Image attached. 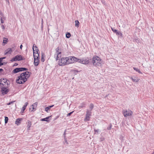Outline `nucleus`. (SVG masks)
I'll list each match as a JSON object with an SVG mask.
<instances>
[{"label":"nucleus","instance_id":"f257e3e1","mask_svg":"<svg viewBox=\"0 0 154 154\" xmlns=\"http://www.w3.org/2000/svg\"><path fill=\"white\" fill-rule=\"evenodd\" d=\"M70 57H62L59 60L58 64L60 66H64L70 64L69 60Z\"/></svg>","mask_w":154,"mask_h":154},{"label":"nucleus","instance_id":"f03ea898","mask_svg":"<svg viewBox=\"0 0 154 154\" xmlns=\"http://www.w3.org/2000/svg\"><path fill=\"white\" fill-rule=\"evenodd\" d=\"M26 72H24L21 74L18 77V79L16 80V82L19 84L24 83L26 81V79L24 77V75Z\"/></svg>","mask_w":154,"mask_h":154},{"label":"nucleus","instance_id":"7ed1b4c3","mask_svg":"<svg viewBox=\"0 0 154 154\" xmlns=\"http://www.w3.org/2000/svg\"><path fill=\"white\" fill-rule=\"evenodd\" d=\"M102 63L101 59L97 56H94L92 58V63L94 66H100Z\"/></svg>","mask_w":154,"mask_h":154},{"label":"nucleus","instance_id":"20e7f679","mask_svg":"<svg viewBox=\"0 0 154 154\" xmlns=\"http://www.w3.org/2000/svg\"><path fill=\"white\" fill-rule=\"evenodd\" d=\"M24 59V58L22 57V56L20 55H17L12 58L11 60V62H13L17 60L20 61Z\"/></svg>","mask_w":154,"mask_h":154},{"label":"nucleus","instance_id":"39448f33","mask_svg":"<svg viewBox=\"0 0 154 154\" xmlns=\"http://www.w3.org/2000/svg\"><path fill=\"white\" fill-rule=\"evenodd\" d=\"M8 86H1V91L2 94L3 95L7 94L9 91V90L7 88Z\"/></svg>","mask_w":154,"mask_h":154},{"label":"nucleus","instance_id":"423d86ee","mask_svg":"<svg viewBox=\"0 0 154 154\" xmlns=\"http://www.w3.org/2000/svg\"><path fill=\"white\" fill-rule=\"evenodd\" d=\"M60 51L61 50H60V49L59 47H58L56 49V53L54 54V57H56V60H58L60 57V56H59V54H61Z\"/></svg>","mask_w":154,"mask_h":154},{"label":"nucleus","instance_id":"0eeeda50","mask_svg":"<svg viewBox=\"0 0 154 154\" xmlns=\"http://www.w3.org/2000/svg\"><path fill=\"white\" fill-rule=\"evenodd\" d=\"M122 112L124 116L125 117L131 116L132 113V112L131 110H123Z\"/></svg>","mask_w":154,"mask_h":154},{"label":"nucleus","instance_id":"6e6552de","mask_svg":"<svg viewBox=\"0 0 154 154\" xmlns=\"http://www.w3.org/2000/svg\"><path fill=\"white\" fill-rule=\"evenodd\" d=\"M12 48V49L11 48H9L7 49L5 51V54H11V53L12 52V50H14L15 49V45H13Z\"/></svg>","mask_w":154,"mask_h":154},{"label":"nucleus","instance_id":"1a4fd4ad","mask_svg":"<svg viewBox=\"0 0 154 154\" xmlns=\"http://www.w3.org/2000/svg\"><path fill=\"white\" fill-rule=\"evenodd\" d=\"M69 57H70L69 58V60H71L69 61L70 63H73L74 62H77L78 58L75 57L69 56Z\"/></svg>","mask_w":154,"mask_h":154},{"label":"nucleus","instance_id":"9d476101","mask_svg":"<svg viewBox=\"0 0 154 154\" xmlns=\"http://www.w3.org/2000/svg\"><path fill=\"white\" fill-rule=\"evenodd\" d=\"M38 51H35V50H33V57L34 59H35V58L36 59H39V55L38 52Z\"/></svg>","mask_w":154,"mask_h":154},{"label":"nucleus","instance_id":"9b49d317","mask_svg":"<svg viewBox=\"0 0 154 154\" xmlns=\"http://www.w3.org/2000/svg\"><path fill=\"white\" fill-rule=\"evenodd\" d=\"M111 29L113 32L114 33H116V35H119L120 36H122V34L120 32H118L117 30L112 28H111Z\"/></svg>","mask_w":154,"mask_h":154},{"label":"nucleus","instance_id":"f8f14e48","mask_svg":"<svg viewBox=\"0 0 154 154\" xmlns=\"http://www.w3.org/2000/svg\"><path fill=\"white\" fill-rule=\"evenodd\" d=\"M132 80L133 82H138L139 80V79H138L137 77H129Z\"/></svg>","mask_w":154,"mask_h":154},{"label":"nucleus","instance_id":"ddd939ff","mask_svg":"<svg viewBox=\"0 0 154 154\" xmlns=\"http://www.w3.org/2000/svg\"><path fill=\"white\" fill-rule=\"evenodd\" d=\"M34 65L35 66H37L39 63V59H36L35 58L34 59Z\"/></svg>","mask_w":154,"mask_h":154},{"label":"nucleus","instance_id":"4468645a","mask_svg":"<svg viewBox=\"0 0 154 154\" xmlns=\"http://www.w3.org/2000/svg\"><path fill=\"white\" fill-rule=\"evenodd\" d=\"M22 120V118H19L17 119L15 121V123L17 125H19L20 123V121Z\"/></svg>","mask_w":154,"mask_h":154},{"label":"nucleus","instance_id":"2eb2a0df","mask_svg":"<svg viewBox=\"0 0 154 154\" xmlns=\"http://www.w3.org/2000/svg\"><path fill=\"white\" fill-rule=\"evenodd\" d=\"M2 82L5 83V84H7V85L8 86L9 84H10V82L8 81L6 78L3 79L2 80Z\"/></svg>","mask_w":154,"mask_h":154},{"label":"nucleus","instance_id":"dca6fc26","mask_svg":"<svg viewBox=\"0 0 154 154\" xmlns=\"http://www.w3.org/2000/svg\"><path fill=\"white\" fill-rule=\"evenodd\" d=\"M51 116H48L46 117L45 118L42 119H41L40 120L42 121H46L48 122L49 121V120L48 119L50 117H51Z\"/></svg>","mask_w":154,"mask_h":154},{"label":"nucleus","instance_id":"f3484780","mask_svg":"<svg viewBox=\"0 0 154 154\" xmlns=\"http://www.w3.org/2000/svg\"><path fill=\"white\" fill-rule=\"evenodd\" d=\"M25 72H26V73L24 75V77H26V79L27 80V79L30 77V75L29 74V73H31V72H28V71H26Z\"/></svg>","mask_w":154,"mask_h":154},{"label":"nucleus","instance_id":"a211bd4d","mask_svg":"<svg viewBox=\"0 0 154 154\" xmlns=\"http://www.w3.org/2000/svg\"><path fill=\"white\" fill-rule=\"evenodd\" d=\"M54 106V105L51 106H49L45 108V110L47 112H48L49 109L51 107H53Z\"/></svg>","mask_w":154,"mask_h":154},{"label":"nucleus","instance_id":"6ab92c4d","mask_svg":"<svg viewBox=\"0 0 154 154\" xmlns=\"http://www.w3.org/2000/svg\"><path fill=\"white\" fill-rule=\"evenodd\" d=\"M20 72V71L19 68H16L13 71V72L14 73H16Z\"/></svg>","mask_w":154,"mask_h":154},{"label":"nucleus","instance_id":"aec40b11","mask_svg":"<svg viewBox=\"0 0 154 154\" xmlns=\"http://www.w3.org/2000/svg\"><path fill=\"white\" fill-rule=\"evenodd\" d=\"M45 54L43 53H42V57L41 59V61L42 62H44L45 61Z\"/></svg>","mask_w":154,"mask_h":154},{"label":"nucleus","instance_id":"412c9836","mask_svg":"<svg viewBox=\"0 0 154 154\" xmlns=\"http://www.w3.org/2000/svg\"><path fill=\"white\" fill-rule=\"evenodd\" d=\"M32 50L33 51V50H35V51H38V49L37 47L35 45V44H34L33 45Z\"/></svg>","mask_w":154,"mask_h":154},{"label":"nucleus","instance_id":"4be33fe9","mask_svg":"<svg viewBox=\"0 0 154 154\" xmlns=\"http://www.w3.org/2000/svg\"><path fill=\"white\" fill-rule=\"evenodd\" d=\"M89 62V59L88 58L86 59L85 60H84V62H83V64H88Z\"/></svg>","mask_w":154,"mask_h":154},{"label":"nucleus","instance_id":"5701e85b","mask_svg":"<svg viewBox=\"0 0 154 154\" xmlns=\"http://www.w3.org/2000/svg\"><path fill=\"white\" fill-rule=\"evenodd\" d=\"M28 104L27 102H26L25 103V105L23 106L22 107V111H23L22 112H23V111L25 110L26 109V107L27 106V105Z\"/></svg>","mask_w":154,"mask_h":154},{"label":"nucleus","instance_id":"b1692460","mask_svg":"<svg viewBox=\"0 0 154 154\" xmlns=\"http://www.w3.org/2000/svg\"><path fill=\"white\" fill-rule=\"evenodd\" d=\"M91 111H89V110L87 109L86 111V115L91 116Z\"/></svg>","mask_w":154,"mask_h":154},{"label":"nucleus","instance_id":"393cba45","mask_svg":"<svg viewBox=\"0 0 154 154\" xmlns=\"http://www.w3.org/2000/svg\"><path fill=\"white\" fill-rule=\"evenodd\" d=\"M75 26L77 27H79V21H78V20H76L75 21Z\"/></svg>","mask_w":154,"mask_h":154},{"label":"nucleus","instance_id":"a878e982","mask_svg":"<svg viewBox=\"0 0 154 154\" xmlns=\"http://www.w3.org/2000/svg\"><path fill=\"white\" fill-rule=\"evenodd\" d=\"M19 68L20 72L24 71H27L28 70L27 68L25 67H21Z\"/></svg>","mask_w":154,"mask_h":154},{"label":"nucleus","instance_id":"bb28decb","mask_svg":"<svg viewBox=\"0 0 154 154\" xmlns=\"http://www.w3.org/2000/svg\"><path fill=\"white\" fill-rule=\"evenodd\" d=\"M133 69L136 71L138 72L139 73L142 74V73L141 72L139 69L135 67H133Z\"/></svg>","mask_w":154,"mask_h":154},{"label":"nucleus","instance_id":"cd10ccee","mask_svg":"<svg viewBox=\"0 0 154 154\" xmlns=\"http://www.w3.org/2000/svg\"><path fill=\"white\" fill-rule=\"evenodd\" d=\"M86 106V104L84 103H82L79 106L80 108H81L84 107H85Z\"/></svg>","mask_w":154,"mask_h":154},{"label":"nucleus","instance_id":"c85d7f7f","mask_svg":"<svg viewBox=\"0 0 154 154\" xmlns=\"http://www.w3.org/2000/svg\"><path fill=\"white\" fill-rule=\"evenodd\" d=\"M84 62V60L82 59H78L77 62L79 63H82L83 64V62Z\"/></svg>","mask_w":154,"mask_h":154},{"label":"nucleus","instance_id":"c756f323","mask_svg":"<svg viewBox=\"0 0 154 154\" xmlns=\"http://www.w3.org/2000/svg\"><path fill=\"white\" fill-rule=\"evenodd\" d=\"M66 38H69L71 36V34L69 32H67L66 33Z\"/></svg>","mask_w":154,"mask_h":154},{"label":"nucleus","instance_id":"7c9ffc66","mask_svg":"<svg viewBox=\"0 0 154 154\" xmlns=\"http://www.w3.org/2000/svg\"><path fill=\"white\" fill-rule=\"evenodd\" d=\"M90 108L91 109V111L94 108V106L92 103H91L90 105Z\"/></svg>","mask_w":154,"mask_h":154},{"label":"nucleus","instance_id":"2f4dec72","mask_svg":"<svg viewBox=\"0 0 154 154\" xmlns=\"http://www.w3.org/2000/svg\"><path fill=\"white\" fill-rule=\"evenodd\" d=\"M5 123L6 124L8 123V118L6 116H5Z\"/></svg>","mask_w":154,"mask_h":154},{"label":"nucleus","instance_id":"473e14b6","mask_svg":"<svg viewBox=\"0 0 154 154\" xmlns=\"http://www.w3.org/2000/svg\"><path fill=\"white\" fill-rule=\"evenodd\" d=\"M90 116H88L86 115V117L85 119V120L87 121H89L90 119Z\"/></svg>","mask_w":154,"mask_h":154},{"label":"nucleus","instance_id":"72a5a7b5","mask_svg":"<svg viewBox=\"0 0 154 154\" xmlns=\"http://www.w3.org/2000/svg\"><path fill=\"white\" fill-rule=\"evenodd\" d=\"M31 122H29L28 123V124L27 125V127L28 128H29L31 126Z\"/></svg>","mask_w":154,"mask_h":154},{"label":"nucleus","instance_id":"f704fd0d","mask_svg":"<svg viewBox=\"0 0 154 154\" xmlns=\"http://www.w3.org/2000/svg\"><path fill=\"white\" fill-rule=\"evenodd\" d=\"M5 39H3V43H4L5 44H6L8 42V39L6 38H4Z\"/></svg>","mask_w":154,"mask_h":154},{"label":"nucleus","instance_id":"c9c22d12","mask_svg":"<svg viewBox=\"0 0 154 154\" xmlns=\"http://www.w3.org/2000/svg\"><path fill=\"white\" fill-rule=\"evenodd\" d=\"M37 103H33L32 105V106H33L32 109H34L35 108H34V107L35 106L36 107L37 106Z\"/></svg>","mask_w":154,"mask_h":154},{"label":"nucleus","instance_id":"e433bc0d","mask_svg":"<svg viewBox=\"0 0 154 154\" xmlns=\"http://www.w3.org/2000/svg\"><path fill=\"white\" fill-rule=\"evenodd\" d=\"M112 128V124H110L109 126L107 127V129L108 130H110Z\"/></svg>","mask_w":154,"mask_h":154},{"label":"nucleus","instance_id":"4c0bfd02","mask_svg":"<svg viewBox=\"0 0 154 154\" xmlns=\"http://www.w3.org/2000/svg\"><path fill=\"white\" fill-rule=\"evenodd\" d=\"M43 20L42 18V19L41 20V28H42L43 26Z\"/></svg>","mask_w":154,"mask_h":154},{"label":"nucleus","instance_id":"58836bf2","mask_svg":"<svg viewBox=\"0 0 154 154\" xmlns=\"http://www.w3.org/2000/svg\"><path fill=\"white\" fill-rule=\"evenodd\" d=\"M1 82H2V79H0V86H4L5 84L4 83H1Z\"/></svg>","mask_w":154,"mask_h":154},{"label":"nucleus","instance_id":"ea45409f","mask_svg":"<svg viewBox=\"0 0 154 154\" xmlns=\"http://www.w3.org/2000/svg\"><path fill=\"white\" fill-rule=\"evenodd\" d=\"M73 112L74 111H73L67 114V116H70L73 113Z\"/></svg>","mask_w":154,"mask_h":154},{"label":"nucleus","instance_id":"a19ab883","mask_svg":"<svg viewBox=\"0 0 154 154\" xmlns=\"http://www.w3.org/2000/svg\"><path fill=\"white\" fill-rule=\"evenodd\" d=\"M1 25L2 23H4V21L3 20L2 17H1Z\"/></svg>","mask_w":154,"mask_h":154},{"label":"nucleus","instance_id":"79ce46f5","mask_svg":"<svg viewBox=\"0 0 154 154\" xmlns=\"http://www.w3.org/2000/svg\"><path fill=\"white\" fill-rule=\"evenodd\" d=\"M102 3L104 5L106 4L104 0H101Z\"/></svg>","mask_w":154,"mask_h":154},{"label":"nucleus","instance_id":"37998d69","mask_svg":"<svg viewBox=\"0 0 154 154\" xmlns=\"http://www.w3.org/2000/svg\"><path fill=\"white\" fill-rule=\"evenodd\" d=\"M73 71L74 73H76L79 72V71L75 69L73 70Z\"/></svg>","mask_w":154,"mask_h":154},{"label":"nucleus","instance_id":"c03bdc74","mask_svg":"<svg viewBox=\"0 0 154 154\" xmlns=\"http://www.w3.org/2000/svg\"><path fill=\"white\" fill-rule=\"evenodd\" d=\"M1 27H2V29L3 30H4L5 29V27L4 25H3L2 24V25H1Z\"/></svg>","mask_w":154,"mask_h":154},{"label":"nucleus","instance_id":"a18cd8bd","mask_svg":"<svg viewBox=\"0 0 154 154\" xmlns=\"http://www.w3.org/2000/svg\"><path fill=\"white\" fill-rule=\"evenodd\" d=\"M5 58V57H1L0 58V60L1 61H2V60L3 59H4Z\"/></svg>","mask_w":154,"mask_h":154},{"label":"nucleus","instance_id":"49530a36","mask_svg":"<svg viewBox=\"0 0 154 154\" xmlns=\"http://www.w3.org/2000/svg\"><path fill=\"white\" fill-rule=\"evenodd\" d=\"M100 140L101 141H103L104 140V138L103 137H101L100 138Z\"/></svg>","mask_w":154,"mask_h":154},{"label":"nucleus","instance_id":"de8ad7c7","mask_svg":"<svg viewBox=\"0 0 154 154\" xmlns=\"http://www.w3.org/2000/svg\"><path fill=\"white\" fill-rule=\"evenodd\" d=\"M100 130H99V129H97V130H96V129H95L94 130V131L95 132H98Z\"/></svg>","mask_w":154,"mask_h":154},{"label":"nucleus","instance_id":"09e8293b","mask_svg":"<svg viewBox=\"0 0 154 154\" xmlns=\"http://www.w3.org/2000/svg\"><path fill=\"white\" fill-rule=\"evenodd\" d=\"M64 140H65V141L66 143H68V142H67V140H66V138H65V137L64 136Z\"/></svg>","mask_w":154,"mask_h":154},{"label":"nucleus","instance_id":"8fccbe9b","mask_svg":"<svg viewBox=\"0 0 154 154\" xmlns=\"http://www.w3.org/2000/svg\"><path fill=\"white\" fill-rule=\"evenodd\" d=\"M18 65V64L17 63H15L14 64V66H17Z\"/></svg>","mask_w":154,"mask_h":154},{"label":"nucleus","instance_id":"3c124183","mask_svg":"<svg viewBox=\"0 0 154 154\" xmlns=\"http://www.w3.org/2000/svg\"><path fill=\"white\" fill-rule=\"evenodd\" d=\"M0 14L2 15V16L3 17V14L2 12H0Z\"/></svg>","mask_w":154,"mask_h":154},{"label":"nucleus","instance_id":"603ef678","mask_svg":"<svg viewBox=\"0 0 154 154\" xmlns=\"http://www.w3.org/2000/svg\"><path fill=\"white\" fill-rule=\"evenodd\" d=\"M3 70V69H0V72H1Z\"/></svg>","mask_w":154,"mask_h":154},{"label":"nucleus","instance_id":"864d4df0","mask_svg":"<svg viewBox=\"0 0 154 154\" xmlns=\"http://www.w3.org/2000/svg\"><path fill=\"white\" fill-rule=\"evenodd\" d=\"M22 45H20V48L21 49H22Z\"/></svg>","mask_w":154,"mask_h":154},{"label":"nucleus","instance_id":"5fc2aeb1","mask_svg":"<svg viewBox=\"0 0 154 154\" xmlns=\"http://www.w3.org/2000/svg\"><path fill=\"white\" fill-rule=\"evenodd\" d=\"M12 103V102H10V103H8V105H10V104H11V103Z\"/></svg>","mask_w":154,"mask_h":154},{"label":"nucleus","instance_id":"6e6d98bb","mask_svg":"<svg viewBox=\"0 0 154 154\" xmlns=\"http://www.w3.org/2000/svg\"><path fill=\"white\" fill-rule=\"evenodd\" d=\"M151 154H154V150H153V152Z\"/></svg>","mask_w":154,"mask_h":154},{"label":"nucleus","instance_id":"4d7b16f0","mask_svg":"<svg viewBox=\"0 0 154 154\" xmlns=\"http://www.w3.org/2000/svg\"><path fill=\"white\" fill-rule=\"evenodd\" d=\"M7 2H9V1H8V0H5Z\"/></svg>","mask_w":154,"mask_h":154},{"label":"nucleus","instance_id":"13d9d810","mask_svg":"<svg viewBox=\"0 0 154 154\" xmlns=\"http://www.w3.org/2000/svg\"><path fill=\"white\" fill-rule=\"evenodd\" d=\"M65 135V132L64 133V135Z\"/></svg>","mask_w":154,"mask_h":154},{"label":"nucleus","instance_id":"bf43d9fd","mask_svg":"<svg viewBox=\"0 0 154 154\" xmlns=\"http://www.w3.org/2000/svg\"><path fill=\"white\" fill-rule=\"evenodd\" d=\"M3 19H5V18H3Z\"/></svg>","mask_w":154,"mask_h":154}]
</instances>
